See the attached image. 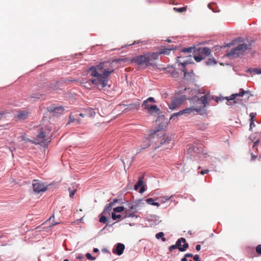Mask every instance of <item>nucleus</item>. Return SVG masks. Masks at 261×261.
<instances>
[{"instance_id":"f257e3e1","label":"nucleus","mask_w":261,"mask_h":261,"mask_svg":"<svg viewBox=\"0 0 261 261\" xmlns=\"http://www.w3.org/2000/svg\"><path fill=\"white\" fill-rule=\"evenodd\" d=\"M123 60L119 59L115 60L112 62H103L90 67L88 72L93 78L83 82V86L88 89H92L94 87L99 90L103 89L107 85L109 76L114 71L113 63L120 62Z\"/></svg>"},{"instance_id":"f03ea898","label":"nucleus","mask_w":261,"mask_h":261,"mask_svg":"<svg viewBox=\"0 0 261 261\" xmlns=\"http://www.w3.org/2000/svg\"><path fill=\"white\" fill-rule=\"evenodd\" d=\"M207 97L206 95L201 96L200 98H198L196 101L197 105L202 104V106H198L196 105V106H192L190 108H187L186 109L183 110V112L184 114H186L188 115L191 114H195V113L199 114L201 115H204L206 114V107L208 104L207 102Z\"/></svg>"},{"instance_id":"7ed1b4c3","label":"nucleus","mask_w":261,"mask_h":261,"mask_svg":"<svg viewBox=\"0 0 261 261\" xmlns=\"http://www.w3.org/2000/svg\"><path fill=\"white\" fill-rule=\"evenodd\" d=\"M182 51L184 53H193L195 60L198 62L204 59L205 57L208 56L211 50L207 47H190L184 48Z\"/></svg>"},{"instance_id":"20e7f679","label":"nucleus","mask_w":261,"mask_h":261,"mask_svg":"<svg viewBox=\"0 0 261 261\" xmlns=\"http://www.w3.org/2000/svg\"><path fill=\"white\" fill-rule=\"evenodd\" d=\"M247 94L248 95V97H249V91H245L242 89H240V91L238 93H235L231 94L230 96L227 97H223V96H219V97H213L212 99H214L217 102H219V101H222L224 99L227 100L226 104L229 106H233L234 104L237 103V100H240L239 98L238 99V97L243 96L245 94Z\"/></svg>"},{"instance_id":"39448f33","label":"nucleus","mask_w":261,"mask_h":261,"mask_svg":"<svg viewBox=\"0 0 261 261\" xmlns=\"http://www.w3.org/2000/svg\"><path fill=\"white\" fill-rule=\"evenodd\" d=\"M21 141H25V142H31L36 144H40L44 147H47L48 143L51 141V139L45 132L41 130L34 141H32L30 139H25L24 136L21 137Z\"/></svg>"},{"instance_id":"423d86ee","label":"nucleus","mask_w":261,"mask_h":261,"mask_svg":"<svg viewBox=\"0 0 261 261\" xmlns=\"http://www.w3.org/2000/svg\"><path fill=\"white\" fill-rule=\"evenodd\" d=\"M156 59L157 54L149 53L134 57L132 62L140 65L145 64L146 66H147L151 65V62Z\"/></svg>"},{"instance_id":"0eeeda50","label":"nucleus","mask_w":261,"mask_h":261,"mask_svg":"<svg viewBox=\"0 0 261 261\" xmlns=\"http://www.w3.org/2000/svg\"><path fill=\"white\" fill-rule=\"evenodd\" d=\"M251 48L250 42L244 43L239 44L237 47L231 49L227 53V56L230 58H235L242 55L246 50Z\"/></svg>"},{"instance_id":"6e6552de","label":"nucleus","mask_w":261,"mask_h":261,"mask_svg":"<svg viewBox=\"0 0 261 261\" xmlns=\"http://www.w3.org/2000/svg\"><path fill=\"white\" fill-rule=\"evenodd\" d=\"M186 99V96L184 95L175 96L168 104V107L170 110H174L178 108Z\"/></svg>"},{"instance_id":"1a4fd4ad","label":"nucleus","mask_w":261,"mask_h":261,"mask_svg":"<svg viewBox=\"0 0 261 261\" xmlns=\"http://www.w3.org/2000/svg\"><path fill=\"white\" fill-rule=\"evenodd\" d=\"M175 245L181 252L185 251L189 247V244L184 238H179L176 242Z\"/></svg>"},{"instance_id":"9d476101","label":"nucleus","mask_w":261,"mask_h":261,"mask_svg":"<svg viewBox=\"0 0 261 261\" xmlns=\"http://www.w3.org/2000/svg\"><path fill=\"white\" fill-rule=\"evenodd\" d=\"M33 188L34 191L37 193H39L41 192H44L47 190V187H45L42 182L38 180H34Z\"/></svg>"},{"instance_id":"9b49d317","label":"nucleus","mask_w":261,"mask_h":261,"mask_svg":"<svg viewBox=\"0 0 261 261\" xmlns=\"http://www.w3.org/2000/svg\"><path fill=\"white\" fill-rule=\"evenodd\" d=\"M137 204H130L129 208L125 210V214L124 218L134 217L135 213L137 212Z\"/></svg>"},{"instance_id":"f8f14e48","label":"nucleus","mask_w":261,"mask_h":261,"mask_svg":"<svg viewBox=\"0 0 261 261\" xmlns=\"http://www.w3.org/2000/svg\"><path fill=\"white\" fill-rule=\"evenodd\" d=\"M48 112L53 113V115H58V114H62L64 111V109L62 107H55V106H51L48 108Z\"/></svg>"},{"instance_id":"ddd939ff","label":"nucleus","mask_w":261,"mask_h":261,"mask_svg":"<svg viewBox=\"0 0 261 261\" xmlns=\"http://www.w3.org/2000/svg\"><path fill=\"white\" fill-rule=\"evenodd\" d=\"M29 114V112L27 110H21L18 112L17 115L15 116V118L17 120H23L28 117Z\"/></svg>"},{"instance_id":"4468645a","label":"nucleus","mask_w":261,"mask_h":261,"mask_svg":"<svg viewBox=\"0 0 261 261\" xmlns=\"http://www.w3.org/2000/svg\"><path fill=\"white\" fill-rule=\"evenodd\" d=\"M124 248L125 246L124 244L118 243L116 245V248L113 250V252L118 255H120L123 253Z\"/></svg>"},{"instance_id":"2eb2a0df","label":"nucleus","mask_w":261,"mask_h":261,"mask_svg":"<svg viewBox=\"0 0 261 261\" xmlns=\"http://www.w3.org/2000/svg\"><path fill=\"white\" fill-rule=\"evenodd\" d=\"M151 141L150 137L144 138L143 139V144L141 145V149L139 150V151H137V153H139L141 150L144 149L148 147L151 145Z\"/></svg>"},{"instance_id":"dca6fc26","label":"nucleus","mask_w":261,"mask_h":261,"mask_svg":"<svg viewBox=\"0 0 261 261\" xmlns=\"http://www.w3.org/2000/svg\"><path fill=\"white\" fill-rule=\"evenodd\" d=\"M155 102L154 98L152 97L148 98L146 100H144L142 105V107L144 109L147 110V108H149L151 103H154Z\"/></svg>"},{"instance_id":"f3484780","label":"nucleus","mask_w":261,"mask_h":261,"mask_svg":"<svg viewBox=\"0 0 261 261\" xmlns=\"http://www.w3.org/2000/svg\"><path fill=\"white\" fill-rule=\"evenodd\" d=\"M174 48H161L159 49V50L156 53H152V54H157V59H158L159 56L161 54H164V55H169L170 53V51L173 50Z\"/></svg>"},{"instance_id":"a211bd4d","label":"nucleus","mask_w":261,"mask_h":261,"mask_svg":"<svg viewBox=\"0 0 261 261\" xmlns=\"http://www.w3.org/2000/svg\"><path fill=\"white\" fill-rule=\"evenodd\" d=\"M147 112L150 114H152L153 113H158L160 111V109L158 108L156 105H150L149 108H147Z\"/></svg>"},{"instance_id":"6ab92c4d","label":"nucleus","mask_w":261,"mask_h":261,"mask_svg":"<svg viewBox=\"0 0 261 261\" xmlns=\"http://www.w3.org/2000/svg\"><path fill=\"white\" fill-rule=\"evenodd\" d=\"M143 176L140 177L139 178V180L136 184L138 187H141V189L140 190V193H142L144 191V187L143 186Z\"/></svg>"},{"instance_id":"aec40b11","label":"nucleus","mask_w":261,"mask_h":261,"mask_svg":"<svg viewBox=\"0 0 261 261\" xmlns=\"http://www.w3.org/2000/svg\"><path fill=\"white\" fill-rule=\"evenodd\" d=\"M247 71L250 72L252 75L261 74V68H249Z\"/></svg>"},{"instance_id":"412c9836","label":"nucleus","mask_w":261,"mask_h":261,"mask_svg":"<svg viewBox=\"0 0 261 261\" xmlns=\"http://www.w3.org/2000/svg\"><path fill=\"white\" fill-rule=\"evenodd\" d=\"M95 111L91 108L87 109L85 110V115L86 117H93L95 115Z\"/></svg>"},{"instance_id":"4be33fe9","label":"nucleus","mask_w":261,"mask_h":261,"mask_svg":"<svg viewBox=\"0 0 261 261\" xmlns=\"http://www.w3.org/2000/svg\"><path fill=\"white\" fill-rule=\"evenodd\" d=\"M208 7L210 9H211L214 12H217L219 11L216 3H210L208 5Z\"/></svg>"},{"instance_id":"5701e85b","label":"nucleus","mask_w":261,"mask_h":261,"mask_svg":"<svg viewBox=\"0 0 261 261\" xmlns=\"http://www.w3.org/2000/svg\"><path fill=\"white\" fill-rule=\"evenodd\" d=\"M140 107V103L139 102H136L135 103L130 104L127 109L130 110H138Z\"/></svg>"},{"instance_id":"b1692460","label":"nucleus","mask_w":261,"mask_h":261,"mask_svg":"<svg viewBox=\"0 0 261 261\" xmlns=\"http://www.w3.org/2000/svg\"><path fill=\"white\" fill-rule=\"evenodd\" d=\"M112 218L114 220H116L117 219L122 220V219L125 218H124V216L122 217V216L121 215H120V214L116 215L114 213H112Z\"/></svg>"},{"instance_id":"393cba45","label":"nucleus","mask_w":261,"mask_h":261,"mask_svg":"<svg viewBox=\"0 0 261 261\" xmlns=\"http://www.w3.org/2000/svg\"><path fill=\"white\" fill-rule=\"evenodd\" d=\"M174 11L178 13H182L187 10V7H184L181 8L174 7Z\"/></svg>"},{"instance_id":"a878e982","label":"nucleus","mask_w":261,"mask_h":261,"mask_svg":"<svg viewBox=\"0 0 261 261\" xmlns=\"http://www.w3.org/2000/svg\"><path fill=\"white\" fill-rule=\"evenodd\" d=\"M172 197V195L170 196H162L160 197L159 198V199L160 200L161 202L165 203L166 201L169 200Z\"/></svg>"},{"instance_id":"bb28decb","label":"nucleus","mask_w":261,"mask_h":261,"mask_svg":"<svg viewBox=\"0 0 261 261\" xmlns=\"http://www.w3.org/2000/svg\"><path fill=\"white\" fill-rule=\"evenodd\" d=\"M113 205H114V202H110V203L107 204L105 207V208L103 212V213H106V212H110L111 210L112 207Z\"/></svg>"},{"instance_id":"cd10ccee","label":"nucleus","mask_w":261,"mask_h":261,"mask_svg":"<svg viewBox=\"0 0 261 261\" xmlns=\"http://www.w3.org/2000/svg\"><path fill=\"white\" fill-rule=\"evenodd\" d=\"M164 233L163 232H160L159 233H158L155 235V237L156 239H159L161 238L162 241L163 242H165L166 241L165 238H164Z\"/></svg>"},{"instance_id":"c85d7f7f","label":"nucleus","mask_w":261,"mask_h":261,"mask_svg":"<svg viewBox=\"0 0 261 261\" xmlns=\"http://www.w3.org/2000/svg\"><path fill=\"white\" fill-rule=\"evenodd\" d=\"M124 210V207L123 206H118L113 209L114 212L116 213H120Z\"/></svg>"},{"instance_id":"c756f323","label":"nucleus","mask_w":261,"mask_h":261,"mask_svg":"<svg viewBox=\"0 0 261 261\" xmlns=\"http://www.w3.org/2000/svg\"><path fill=\"white\" fill-rule=\"evenodd\" d=\"M184 114V113L183 112V110L180 111L179 112L174 113L170 118V120H171L172 119H173V117H175V116H178Z\"/></svg>"},{"instance_id":"7c9ffc66","label":"nucleus","mask_w":261,"mask_h":261,"mask_svg":"<svg viewBox=\"0 0 261 261\" xmlns=\"http://www.w3.org/2000/svg\"><path fill=\"white\" fill-rule=\"evenodd\" d=\"M216 64V62L214 59H210L206 62V65H212Z\"/></svg>"},{"instance_id":"2f4dec72","label":"nucleus","mask_w":261,"mask_h":261,"mask_svg":"<svg viewBox=\"0 0 261 261\" xmlns=\"http://www.w3.org/2000/svg\"><path fill=\"white\" fill-rule=\"evenodd\" d=\"M99 222L102 223H106L107 218L105 216L101 215L99 218Z\"/></svg>"},{"instance_id":"473e14b6","label":"nucleus","mask_w":261,"mask_h":261,"mask_svg":"<svg viewBox=\"0 0 261 261\" xmlns=\"http://www.w3.org/2000/svg\"><path fill=\"white\" fill-rule=\"evenodd\" d=\"M86 256L88 259L91 260H94L96 258L95 257H93L90 253H87L86 254Z\"/></svg>"},{"instance_id":"72a5a7b5","label":"nucleus","mask_w":261,"mask_h":261,"mask_svg":"<svg viewBox=\"0 0 261 261\" xmlns=\"http://www.w3.org/2000/svg\"><path fill=\"white\" fill-rule=\"evenodd\" d=\"M256 252L257 254L261 255V245H258L256 247Z\"/></svg>"},{"instance_id":"f704fd0d","label":"nucleus","mask_w":261,"mask_h":261,"mask_svg":"<svg viewBox=\"0 0 261 261\" xmlns=\"http://www.w3.org/2000/svg\"><path fill=\"white\" fill-rule=\"evenodd\" d=\"M69 191L70 192V194H69L70 197L71 198L73 197L75 194V193L76 190H71L70 189H69Z\"/></svg>"},{"instance_id":"c9c22d12","label":"nucleus","mask_w":261,"mask_h":261,"mask_svg":"<svg viewBox=\"0 0 261 261\" xmlns=\"http://www.w3.org/2000/svg\"><path fill=\"white\" fill-rule=\"evenodd\" d=\"M146 202L147 203L152 205L153 203H154V200L151 198H149L146 199Z\"/></svg>"},{"instance_id":"e433bc0d","label":"nucleus","mask_w":261,"mask_h":261,"mask_svg":"<svg viewBox=\"0 0 261 261\" xmlns=\"http://www.w3.org/2000/svg\"><path fill=\"white\" fill-rule=\"evenodd\" d=\"M256 114L255 113H251L250 114V120H254V119L256 117Z\"/></svg>"},{"instance_id":"4c0bfd02","label":"nucleus","mask_w":261,"mask_h":261,"mask_svg":"<svg viewBox=\"0 0 261 261\" xmlns=\"http://www.w3.org/2000/svg\"><path fill=\"white\" fill-rule=\"evenodd\" d=\"M42 94H38L37 95L33 94L31 95V97L33 98H39Z\"/></svg>"},{"instance_id":"58836bf2","label":"nucleus","mask_w":261,"mask_h":261,"mask_svg":"<svg viewBox=\"0 0 261 261\" xmlns=\"http://www.w3.org/2000/svg\"><path fill=\"white\" fill-rule=\"evenodd\" d=\"M177 246L175 245H173L172 246H171L169 248V250L170 252L172 251L174 249H177Z\"/></svg>"},{"instance_id":"ea45409f","label":"nucleus","mask_w":261,"mask_h":261,"mask_svg":"<svg viewBox=\"0 0 261 261\" xmlns=\"http://www.w3.org/2000/svg\"><path fill=\"white\" fill-rule=\"evenodd\" d=\"M254 126H255L254 120H250V128L252 129Z\"/></svg>"},{"instance_id":"a19ab883","label":"nucleus","mask_w":261,"mask_h":261,"mask_svg":"<svg viewBox=\"0 0 261 261\" xmlns=\"http://www.w3.org/2000/svg\"><path fill=\"white\" fill-rule=\"evenodd\" d=\"M193 259H194L195 261H199L200 258H199V255H198V254L195 255L193 257Z\"/></svg>"},{"instance_id":"79ce46f5","label":"nucleus","mask_w":261,"mask_h":261,"mask_svg":"<svg viewBox=\"0 0 261 261\" xmlns=\"http://www.w3.org/2000/svg\"><path fill=\"white\" fill-rule=\"evenodd\" d=\"M208 171H209L208 170L206 169V170H204L201 171L200 173L202 175H204L205 174L207 173L208 172Z\"/></svg>"},{"instance_id":"37998d69","label":"nucleus","mask_w":261,"mask_h":261,"mask_svg":"<svg viewBox=\"0 0 261 261\" xmlns=\"http://www.w3.org/2000/svg\"><path fill=\"white\" fill-rule=\"evenodd\" d=\"M259 142V139H257L256 141H255L254 142V144H253V147H254L255 146L257 145L258 144Z\"/></svg>"},{"instance_id":"c03bdc74","label":"nucleus","mask_w":261,"mask_h":261,"mask_svg":"<svg viewBox=\"0 0 261 261\" xmlns=\"http://www.w3.org/2000/svg\"><path fill=\"white\" fill-rule=\"evenodd\" d=\"M185 256H186V257H192L193 255V254H192V253H187L185 254Z\"/></svg>"},{"instance_id":"a18cd8bd","label":"nucleus","mask_w":261,"mask_h":261,"mask_svg":"<svg viewBox=\"0 0 261 261\" xmlns=\"http://www.w3.org/2000/svg\"><path fill=\"white\" fill-rule=\"evenodd\" d=\"M201 249V246L200 245H197L196 246V250L197 251H199Z\"/></svg>"},{"instance_id":"49530a36","label":"nucleus","mask_w":261,"mask_h":261,"mask_svg":"<svg viewBox=\"0 0 261 261\" xmlns=\"http://www.w3.org/2000/svg\"><path fill=\"white\" fill-rule=\"evenodd\" d=\"M79 116H81L82 117H86V115H85V112L84 113H81V114H80Z\"/></svg>"},{"instance_id":"de8ad7c7","label":"nucleus","mask_w":261,"mask_h":261,"mask_svg":"<svg viewBox=\"0 0 261 261\" xmlns=\"http://www.w3.org/2000/svg\"><path fill=\"white\" fill-rule=\"evenodd\" d=\"M59 223H60V222H53V223H51L50 226H54V225H57V224H58Z\"/></svg>"},{"instance_id":"09e8293b","label":"nucleus","mask_w":261,"mask_h":261,"mask_svg":"<svg viewBox=\"0 0 261 261\" xmlns=\"http://www.w3.org/2000/svg\"><path fill=\"white\" fill-rule=\"evenodd\" d=\"M139 188H140V187H138V186H137V185H136H136H135V186H134V189H135V190H137Z\"/></svg>"},{"instance_id":"8fccbe9b","label":"nucleus","mask_w":261,"mask_h":261,"mask_svg":"<svg viewBox=\"0 0 261 261\" xmlns=\"http://www.w3.org/2000/svg\"><path fill=\"white\" fill-rule=\"evenodd\" d=\"M153 205H155V206H159L160 205L159 203L158 202H154V203H153Z\"/></svg>"},{"instance_id":"3c124183","label":"nucleus","mask_w":261,"mask_h":261,"mask_svg":"<svg viewBox=\"0 0 261 261\" xmlns=\"http://www.w3.org/2000/svg\"><path fill=\"white\" fill-rule=\"evenodd\" d=\"M181 261H187V257H186V256H185V257H183V258L181 259Z\"/></svg>"},{"instance_id":"603ef678","label":"nucleus","mask_w":261,"mask_h":261,"mask_svg":"<svg viewBox=\"0 0 261 261\" xmlns=\"http://www.w3.org/2000/svg\"><path fill=\"white\" fill-rule=\"evenodd\" d=\"M187 64H188V63H187V62H184V63H181V64L182 65V66H183L184 67H185L186 66V65Z\"/></svg>"},{"instance_id":"864d4df0","label":"nucleus","mask_w":261,"mask_h":261,"mask_svg":"<svg viewBox=\"0 0 261 261\" xmlns=\"http://www.w3.org/2000/svg\"><path fill=\"white\" fill-rule=\"evenodd\" d=\"M93 251L94 252H97L98 251V249L97 248H94Z\"/></svg>"},{"instance_id":"5fc2aeb1","label":"nucleus","mask_w":261,"mask_h":261,"mask_svg":"<svg viewBox=\"0 0 261 261\" xmlns=\"http://www.w3.org/2000/svg\"><path fill=\"white\" fill-rule=\"evenodd\" d=\"M52 218H54V215H53V216H51V217L49 218V219L47 220V222L51 221V220Z\"/></svg>"},{"instance_id":"6e6d98bb","label":"nucleus","mask_w":261,"mask_h":261,"mask_svg":"<svg viewBox=\"0 0 261 261\" xmlns=\"http://www.w3.org/2000/svg\"><path fill=\"white\" fill-rule=\"evenodd\" d=\"M83 257L82 256L79 255L77 257H76V258L77 259H82V258H83Z\"/></svg>"},{"instance_id":"4d7b16f0","label":"nucleus","mask_w":261,"mask_h":261,"mask_svg":"<svg viewBox=\"0 0 261 261\" xmlns=\"http://www.w3.org/2000/svg\"><path fill=\"white\" fill-rule=\"evenodd\" d=\"M121 160L124 164H125L124 159L123 158V157L122 158Z\"/></svg>"},{"instance_id":"13d9d810","label":"nucleus","mask_w":261,"mask_h":261,"mask_svg":"<svg viewBox=\"0 0 261 261\" xmlns=\"http://www.w3.org/2000/svg\"><path fill=\"white\" fill-rule=\"evenodd\" d=\"M117 201H118V200L117 199H115V200H114V201L113 202H114V204L115 203H116Z\"/></svg>"},{"instance_id":"bf43d9fd","label":"nucleus","mask_w":261,"mask_h":261,"mask_svg":"<svg viewBox=\"0 0 261 261\" xmlns=\"http://www.w3.org/2000/svg\"><path fill=\"white\" fill-rule=\"evenodd\" d=\"M139 43L138 42H137V41H134V42L133 43V44H136V43Z\"/></svg>"},{"instance_id":"052dcab7","label":"nucleus","mask_w":261,"mask_h":261,"mask_svg":"<svg viewBox=\"0 0 261 261\" xmlns=\"http://www.w3.org/2000/svg\"><path fill=\"white\" fill-rule=\"evenodd\" d=\"M167 41L168 42H171L170 40H169V39L167 40Z\"/></svg>"},{"instance_id":"680f3d73","label":"nucleus","mask_w":261,"mask_h":261,"mask_svg":"<svg viewBox=\"0 0 261 261\" xmlns=\"http://www.w3.org/2000/svg\"><path fill=\"white\" fill-rule=\"evenodd\" d=\"M2 115H3V114L0 113V118L2 117Z\"/></svg>"},{"instance_id":"e2e57ef3","label":"nucleus","mask_w":261,"mask_h":261,"mask_svg":"<svg viewBox=\"0 0 261 261\" xmlns=\"http://www.w3.org/2000/svg\"><path fill=\"white\" fill-rule=\"evenodd\" d=\"M179 58H180V57H177V59H177V61H178V62H179Z\"/></svg>"},{"instance_id":"0e129e2a","label":"nucleus","mask_w":261,"mask_h":261,"mask_svg":"<svg viewBox=\"0 0 261 261\" xmlns=\"http://www.w3.org/2000/svg\"><path fill=\"white\" fill-rule=\"evenodd\" d=\"M64 261H69V260H68V259H65Z\"/></svg>"},{"instance_id":"69168bd1","label":"nucleus","mask_w":261,"mask_h":261,"mask_svg":"<svg viewBox=\"0 0 261 261\" xmlns=\"http://www.w3.org/2000/svg\"><path fill=\"white\" fill-rule=\"evenodd\" d=\"M253 156V158H256V156Z\"/></svg>"},{"instance_id":"338daca9","label":"nucleus","mask_w":261,"mask_h":261,"mask_svg":"<svg viewBox=\"0 0 261 261\" xmlns=\"http://www.w3.org/2000/svg\"><path fill=\"white\" fill-rule=\"evenodd\" d=\"M2 238V236H0V239Z\"/></svg>"},{"instance_id":"774afa93","label":"nucleus","mask_w":261,"mask_h":261,"mask_svg":"<svg viewBox=\"0 0 261 261\" xmlns=\"http://www.w3.org/2000/svg\"><path fill=\"white\" fill-rule=\"evenodd\" d=\"M190 261H192V260H190Z\"/></svg>"}]
</instances>
